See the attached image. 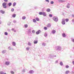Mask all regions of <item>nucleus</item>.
I'll return each instance as SVG.
<instances>
[{"instance_id": "obj_1", "label": "nucleus", "mask_w": 74, "mask_h": 74, "mask_svg": "<svg viewBox=\"0 0 74 74\" xmlns=\"http://www.w3.org/2000/svg\"><path fill=\"white\" fill-rule=\"evenodd\" d=\"M27 32L29 36H31V34H32V29H27Z\"/></svg>"}, {"instance_id": "obj_2", "label": "nucleus", "mask_w": 74, "mask_h": 74, "mask_svg": "<svg viewBox=\"0 0 74 74\" xmlns=\"http://www.w3.org/2000/svg\"><path fill=\"white\" fill-rule=\"evenodd\" d=\"M39 14L40 15H43L44 16H47V14L44 12H40L39 13Z\"/></svg>"}, {"instance_id": "obj_3", "label": "nucleus", "mask_w": 74, "mask_h": 74, "mask_svg": "<svg viewBox=\"0 0 74 74\" xmlns=\"http://www.w3.org/2000/svg\"><path fill=\"white\" fill-rule=\"evenodd\" d=\"M62 47H61L60 46H57L56 47V51H61V50L62 49Z\"/></svg>"}, {"instance_id": "obj_4", "label": "nucleus", "mask_w": 74, "mask_h": 74, "mask_svg": "<svg viewBox=\"0 0 74 74\" xmlns=\"http://www.w3.org/2000/svg\"><path fill=\"white\" fill-rule=\"evenodd\" d=\"M53 19L54 21L56 22H58V17L54 16L53 17Z\"/></svg>"}, {"instance_id": "obj_5", "label": "nucleus", "mask_w": 74, "mask_h": 74, "mask_svg": "<svg viewBox=\"0 0 74 74\" xmlns=\"http://www.w3.org/2000/svg\"><path fill=\"white\" fill-rule=\"evenodd\" d=\"M6 5H7V3L6 2H4L2 3V6L4 8H7V6H6Z\"/></svg>"}, {"instance_id": "obj_6", "label": "nucleus", "mask_w": 74, "mask_h": 74, "mask_svg": "<svg viewBox=\"0 0 74 74\" xmlns=\"http://www.w3.org/2000/svg\"><path fill=\"white\" fill-rule=\"evenodd\" d=\"M62 24L63 25H64L65 24H66V22H65V19L64 18H63L62 19V21L61 22Z\"/></svg>"}, {"instance_id": "obj_7", "label": "nucleus", "mask_w": 74, "mask_h": 74, "mask_svg": "<svg viewBox=\"0 0 74 74\" xmlns=\"http://www.w3.org/2000/svg\"><path fill=\"white\" fill-rule=\"evenodd\" d=\"M10 61H6L5 62V64L6 66L10 65Z\"/></svg>"}, {"instance_id": "obj_8", "label": "nucleus", "mask_w": 74, "mask_h": 74, "mask_svg": "<svg viewBox=\"0 0 74 74\" xmlns=\"http://www.w3.org/2000/svg\"><path fill=\"white\" fill-rule=\"evenodd\" d=\"M58 1L59 2H60V3H64L66 1L65 0H58Z\"/></svg>"}, {"instance_id": "obj_9", "label": "nucleus", "mask_w": 74, "mask_h": 74, "mask_svg": "<svg viewBox=\"0 0 74 74\" xmlns=\"http://www.w3.org/2000/svg\"><path fill=\"white\" fill-rule=\"evenodd\" d=\"M70 4L69 3H68L66 5V7L67 8H70Z\"/></svg>"}, {"instance_id": "obj_10", "label": "nucleus", "mask_w": 74, "mask_h": 74, "mask_svg": "<svg viewBox=\"0 0 74 74\" xmlns=\"http://www.w3.org/2000/svg\"><path fill=\"white\" fill-rule=\"evenodd\" d=\"M41 32V30H38V31L36 32V34L37 35H38V34H40V32Z\"/></svg>"}, {"instance_id": "obj_11", "label": "nucleus", "mask_w": 74, "mask_h": 74, "mask_svg": "<svg viewBox=\"0 0 74 74\" xmlns=\"http://www.w3.org/2000/svg\"><path fill=\"white\" fill-rule=\"evenodd\" d=\"M33 42L34 44H37L38 43V40H34Z\"/></svg>"}, {"instance_id": "obj_12", "label": "nucleus", "mask_w": 74, "mask_h": 74, "mask_svg": "<svg viewBox=\"0 0 74 74\" xmlns=\"http://www.w3.org/2000/svg\"><path fill=\"white\" fill-rule=\"evenodd\" d=\"M12 45L13 46L15 47L16 45V43L15 42H12Z\"/></svg>"}, {"instance_id": "obj_13", "label": "nucleus", "mask_w": 74, "mask_h": 74, "mask_svg": "<svg viewBox=\"0 0 74 74\" xmlns=\"http://www.w3.org/2000/svg\"><path fill=\"white\" fill-rule=\"evenodd\" d=\"M0 12L2 14H4V13H5V11L3 10H1L0 11Z\"/></svg>"}, {"instance_id": "obj_14", "label": "nucleus", "mask_w": 74, "mask_h": 74, "mask_svg": "<svg viewBox=\"0 0 74 74\" xmlns=\"http://www.w3.org/2000/svg\"><path fill=\"white\" fill-rule=\"evenodd\" d=\"M62 36L63 37H66V35L64 33L62 34Z\"/></svg>"}, {"instance_id": "obj_15", "label": "nucleus", "mask_w": 74, "mask_h": 74, "mask_svg": "<svg viewBox=\"0 0 74 74\" xmlns=\"http://www.w3.org/2000/svg\"><path fill=\"white\" fill-rule=\"evenodd\" d=\"M29 73L30 74H33L34 73V71H33V70H32L30 71L29 72Z\"/></svg>"}, {"instance_id": "obj_16", "label": "nucleus", "mask_w": 74, "mask_h": 74, "mask_svg": "<svg viewBox=\"0 0 74 74\" xmlns=\"http://www.w3.org/2000/svg\"><path fill=\"white\" fill-rule=\"evenodd\" d=\"M51 24L49 23L47 25V27H50L51 26Z\"/></svg>"}, {"instance_id": "obj_17", "label": "nucleus", "mask_w": 74, "mask_h": 74, "mask_svg": "<svg viewBox=\"0 0 74 74\" xmlns=\"http://www.w3.org/2000/svg\"><path fill=\"white\" fill-rule=\"evenodd\" d=\"M6 52H7V51L5 50H4L2 51V53H5Z\"/></svg>"}, {"instance_id": "obj_18", "label": "nucleus", "mask_w": 74, "mask_h": 74, "mask_svg": "<svg viewBox=\"0 0 74 74\" xmlns=\"http://www.w3.org/2000/svg\"><path fill=\"white\" fill-rule=\"evenodd\" d=\"M12 17L13 18H15L16 17V14H13L12 15Z\"/></svg>"}, {"instance_id": "obj_19", "label": "nucleus", "mask_w": 74, "mask_h": 74, "mask_svg": "<svg viewBox=\"0 0 74 74\" xmlns=\"http://www.w3.org/2000/svg\"><path fill=\"white\" fill-rule=\"evenodd\" d=\"M25 72V69H23L22 70V71L21 73L22 74H23V73H24Z\"/></svg>"}, {"instance_id": "obj_20", "label": "nucleus", "mask_w": 74, "mask_h": 74, "mask_svg": "<svg viewBox=\"0 0 74 74\" xmlns=\"http://www.w3.org/2000/svg\"><path fill=\"white\" fill-rule=\"evenodd\" d=\"M12 5V3H11L10 2L8 3V5L9 7H11Z\"/></svg>"}, {"instance_id": "obj_21", "label": "nucleus", "mask_w": 74, "mask_h": 74, "mask_svg": "<svg viewBox=\"0 0 74 74\" xmlns=\"http://www.w3.org/2000/svg\"><path fill=\"white\" fill-rule=\"evenodd\" d=\"M51 32L53 34H55L56 33V31L55 30H53Z\"/></svg>"}, {"instance_id": "obj_22", "label": "nucleus", "mask_w": 74, "mask_h": 74, "mask_svg": "<svg viewBox=\"0 0 74 74\" xmlns=\"http://www.w3.org/2000/svg\"><path fill=\"white\" fill-rule=\"evenodd\" d=\"M69 73H70V71H66L65 72V74H68Z\"/></svg>"}, {"instance_id": "obj_23", "label": "nucleus", "mask_w": 74, "mask_h": 74, "mask_svg": "<svg viewBox=\"0 0 74 74\" xmlns=\"http://www.w3.org/2000/svg\"><path fill=\"white\" fill-rule=\"evenodd\" d=\"M11 22L10 21H9L7 24L8 25V26H10V25H11Z\"/></svg>"}, {"instance_id": "obj_24", "label": "nucleus", "mask_w": 74, "mask_h": 74, "mask_svg": "<svg viewBox=\"0 0 74 74\" xmlns=\"http://www.w3.org/2000/svg\"><path fill=\"white\" fill-rule=\"evenodd\" d=\"M49 56L50 58H53V56H52V54H49Z\"/></svg>"}, {"instance_id": "obj_25", "label": "nucleus", "mask_w": 74, "mask_h": 74, "mask_svg": "<svg viewBox=\"0 0 74 74\" xmlns=\"http://www.w3.org/2000/svg\"><path fill=\"white\" fill-rule=\"evenodd\" d=\"M60 66H62L63 65V62H62V61H61L60 63Z\"/></svg>"}, {"instance_id": "obj_26", "label": "nucleus", "mask_w": 74, "mask_h": 74, "mask_svg": "<svg viewBox=\"0 0 74 74\" xmlns=\"http://www.w3.org/2000/svg\"><path fill=\"white\" fill-rule=\"evenodd\" d=\"M46 11H47V12H50V11H51V9L49 8H48L47 9Z\"/></svg>"}, {"instance_id": "obj_27", "label": "nucleus", "mask_w": 74, "mask_h": 74, "mask_svg": "<svg viewBox=\"0 0 74 74\" xmlns=\"http://www.w3.org/2000/svg\"><path fill=\"white\" fill-rule=\"evenodd\" d=\"M32 43H31L30 42H28V45L29 46H32Z\"/></svg>"}, {"instance_id": "obj_28", "label": "nucleus", "mask_w": 74, "mask_h": 74, "mask_svg": "<svg viewBox=\"0 0 74 74\" xmlns=\"http://www.w3.org/2000/svg\"><path fill=\"white\" fill-rule=\"evenodd\" d=\"M35 19L37 21H40V19H39V18L38 17H36Z\"/></svg>"}, {"instance_id": "obj_29", "label": "nucleus", "mask_w": 74, "mask_h": 74, "mask_svg": "<svg viewBox=\"0 0 74 74\" xmlns=\"http://www.w3.org/2000/svg\"><path fill=\"white\" fill-rule=\"evenodd\" d=\"M16 2L14 3L13 4V7H15V6L16 5Z\"/></svg>"}, {"instance_id": "obj_30", "label": "nucleus", "mask_w": 74, "mask_h": 74, "mask_svg": "<svg viewBox=\"0 0 74 74\" xmlns=\"http://www.w3.org/2000/svg\"><path fill=\"white\" fill-rule=\"evenodd\" d=\"M33 21L34 23H36V20L35 19H33Z\"/></svg>"}, {"instance_id": "obj_31", "label": "nucleus", "mask_w": 74, "mask_h": 74, "mask_svg": "<svg viewBox=\"0 0 74 74\" xmlns=\"http://www.w3.org/2000/svg\"><path fill=\"white\" fill-rule=\"evenodd\" d=\"M24 27L25 28H27V27H28V25H27V24H25L24 25Z\"/></svg>"}, {"instance_id": "obj_32", "label": "nucleus", "mask_w": 74, "mask_h": 74, "mask_svg": "<svg viewBox=\"0 0 74 74\" xmlns=\"http://www.w3.org/2000/svg\"><path fill=\"white\" fill-rule=\"evenodd\" d=\"M44 35L45 37H47V32L45 33Z\"/></svg>"}, {"instance_id": "obj_33", "label": "nucleus", "mask_w": 74, "mask_h": 74, "mask_svg": "<svg viewBox=\"0 0 74 74\" xmlns=\"http://www.w3.org/2000/svg\"><path fill=\"white\" fill-rule=\"evenodd\" d=\"M4 34L5 36H7L8 35V33L7 32H5L4 33Z\"/></svg>"}, {"instance_id": "obj_34", "label": "nucleus", "mask_w": 74, "mask_h": 74, "mask_svg": "<svg viewBox=\"0 0 74 74\" xmlns=\"http://www.w3.org/2000/svg\"><path fill=\"white\" fill-rule=\"evenodd\" d=\"M65 20L66 21V22H69V19L68 18H66Z\"/></svg>"}, {"instance_id": "obj_35", "label": "nucleus", "mask_w": 74, "mask_h": 74, "mask_svg": "<svg viewBox=\"0 0 74 74\" xmlns=\"http://www.w3.org/2000/svg\"><path fill=\"white\" fill-rule=\"evenodd\" d=\"M65 67L66 69H68L69 67V65H67L65 66Z\"/></svg>"}, {"instance_id": "obj_36", "label": "nucleus", "mask_w": 74, "mask_h": 74, "mask_svg": "<svg viewBox=\"0 0 74 74\" xmlns=\"http://www.w3.org/2000/svg\"><path fill=\"white\" fill-rule=\"evenodd\" d=\"M44 30H47V27H45L44 28Z\"/></svg>"}, {"instance_id": "obj_37", "label": "nucleus", "mask_w": 74, "mask_h": 74, "mask_svg": "<svg viewBox=\"0 0 74 74\" xmlns=\"http://www.w3.org/2000/svg\"><path fill=\"white\" fill-rule=\"evenodd\" d=\"M49 17H52V14H50L49 15Z\"/></svg>"}, {"instance_id": "obj_38", "label": "nucleus", "mask_w": 74, "mask_h": 74, "mask_svg": "<svg viewBox=\"0 0 74 74\" xmlns=\"http://www.w3.org/2000/svg\"><path fill=\"white\" fill-rule=\"evenodd\" d=\"M32 33H33V34H34V33H35V30H32Z\"/></svg>"}, {"instance_id": "obj_39", "label": "nucleus", "mask_w": 74, "mask_h": 74, "mask_svg": "<svg viewBox=\"0 0 74 74\" xmlns=\"http://www.w3.org/2000/svg\"><path fill=\"white\" fill-rule=\"evenodd\" d=\"M46 45V44L44 43H43L42 44V45L43 46H45Z\"/></svg>"}, {"instance_id": "obj_40", "label": "nucleus", "mask_w": 74, "mask_h": 74, "mask_svg": "<svg viewBox=\"0 0 74 74\" xmlns=\"http://www.w3.org/2000/svg\"><path fill=\"white\" fill-rule=\"evenodd\" d=\"M22 19H26L25 16H23L22 18Z\"/></svg>"}, {"instance_id": "obj_41", "label": "nucleus", "mask_w": 74, "mask_h": 74, "mask_svg": "<svg viewBox=\"0 0 74 74\" xmlns=\"http://www.w3.org/2000/svg\"><path fill=\"white\" fill-rule=\"evenodd\" d=\"M8 49L9 50H12V49L10 47H8Z\"/></svg>"}, {"instance_id": "obj_42", "label": "nucleus", "mask_w": 74, "mask_h": 74, "mask_svg": "<svg viewBox=\"0 0 74 74\" xmlns=\"http://www.w3.org/2000/svg\"><path fill=\"white\" fill-rule=\"evenodd\" d=\"M54 3V2L53 1H52L51 2V4H53Z\"/></svg>"}, {"instance_id": "obj_43", "label": "nucleus", "mask_w": 74, "mask_h": 74, "mask_svg": "<svg viewBox=\"0 0 74 74\" xmlns=\"http://www.w3.org/2000/svg\"><path fill=\"white\" fill-rule=\"evenodd\" d=\"M10 73H11V74H14V71H10Z\"/></svg>"}, {"instance_id": "obj_44", "label": "nucleus", "mask_w": 74, "mask_h": 74, "mask_svg": "<svg viewBox=\"0 0 74 74\" xmlns=\"http://www.w3.org/2000/svg\"><path fill=\"white\" fill-rule=\"evenodd\" d=\"M4 73V72L3 71H0V74H3Z\"/></svg>"}, {"instance_id": "obj_45", "label": "nucleus", "mask_w": 74, "mask_h": 74, "mask_svg": "<svg viewBox=\"0 0 74 74\" xmlns=\"http://www.w3.org/2000/svg\"><path fill=\"white\" fill-rule=\"evenodd\" d=\"M11 11L12 12H14V9L13 8L11 10Z\"/></svg>"}, {"instance_id": "obj_46", "label": "nucleus", "mask_w": 74, "mask_h": 74, "mask_svg": "<svg viewBox=\"0 0 74 74\" xmlns=\"http://www.w3.org/2000/svg\"><path fill=\"white\" fill-rule=\"evenodd\" d=\"M71 40L72 41V42H73L74 43V38H72L71 39Z\"/></svg>"}, {"instance_id": "obj_47", "label": "nucleus", "mask_w": 74, "mask_h": 74, "mask_svg": "<svg viewBox=\"0 0 74 74\" xmlns=\"http://www.w3.org/2000/svg\"><path fill=\"white\" fill-rule=\"evenodd\" d=\"M29 47H27L26 48V50H27V51H29Z\"/></svg>"}, {"instance_id": "obj_48", "label": "nucleus", "mask_w": 74, "mask_h": 74, "mask_svg": "<svg viewBox=\"0 0 74 74\" xmlns=\"http://www.w3.org/2000/svg\"><path fill=\"white\" fill-rule=\"evenodd\" d=\"M58 63V60L56 61L55 63L56 64Z\"/></svg>"}, {"instance_id": "obj_49", "label": "nucleus", "mask_w": 74, "mask_h": 74, "mask_svg": "<svg viewBox=\"0 0 74 74\" xmlns=\"http://www.w3.org/2000/svg\"><path fill=\"white\" fill-rule=\"evenodd\" d=\"M45 1L46 2H48V3H49V0H45Z\"/></svg>"}, {"instance_id": "obj_50", "label": "nucleus", "mask_w": 74, "mask_h": 74, "mask_svg": "<svg viewBox=\"0 0 74 74\" xmlns=\"http://www.w3.org/2000/svg\"><path fill=\"white\" fill-rule=\"evenodd\" d=\"M13 23H16V21H15V20H14L13 21Z\"/></svg>"}, {"instance_id": "obj_51", "label": "nucleus", "mask_w": 74, "mask_h": 74, "mask_svg": "<svg viewBox=\"0 0 74 74\" xmlns=\"http://www.w3.org/2000/svg\"><path fill=\"white\" fill-rule=\"evenodd\" d=\"M5 2H8V0H4Z\"/></svg>"}, {"instance_id": "obj_52", "label": "nucleus", "mask_w": 74, "mask_h": 74, "mask_svg": "<svg viewBox=\"0 0 74 74\" xmlns=\"http://www.w3.org/2000/svg\"><path fill=\"white\" fill-rule=\"evenodd\" d=\"M72 22H73V23H74V19H73L72 20Z\"/></svg>"}, {"instance_id": "obj_53", "label": "nucleus", "mask_w": 74, "mask_h": 74, "mask_svg": "<svg viewBox=\"0 0 74 74\" xmlns=\"http://www.w3.org/2000/svg\"><path fill=\"white\" fill-rule=\"evenodd\" d=\"M72 17L73 18H74V14H72Z\"/></svg>"}, {"instance_id": "obj_54", "label": "nucleus", "mask_w": 74, "mask_h": 74, "mask_svg": "<svg viewBox=\"0 0 74 74\" xmlns=\"http://www.w3.org/2000/svg\"><path fill=\"white\" fill-rule=\"evenodd\" d=\"M37 7H34V9H37Z\"/></svg>"}, {"instance_id": "obj_55", "label": "nucleus", "mask_w": 74, "mask_h": 74, "mask_svg": "<svg viewBox=\"0 0 74 74\" xmlns=\"http://www.w3.org/2000/svg\"><path fill=\"white\" fill-rule=\"evenodd\" d=\"M12 31H14V28H13L12 29Z\"/></svg>"}, {"instance_id": "obj_56", "label": "nucleus", "mask_w": 74, "mask_h": 74, "mask_svg": "<svg viewBox=\"0 0 74 74\" xmlns=\"http://www.w3.org/2000/svg\"><path fill=\"white\" fill-rule=\"evenodd\" d=\"M72 63L74 65V61H72Z\"/></svg>"}, {"instance_id": "obj_57", "label": "nucleus", "mask_w": 74, "mask_h": 74, "mask_svg": "<svg viewBox=\"0 0 74 74\" xmlns=\"http://www.w3.org/2000/svg\"><path fill=\"white\" fill-rule=\"evenodd\" d=\"M42 11H44V9H42Z\"/></svg>"}, {"instance_id": "obj_58", "label": "nucleus", "mask_w": 74, "mask_h": 74, "mask_svg": "<svg viewBox=\"0 0 74 74\" xmlns=\"http://www.w3.org/2000/svg\"><path fill=\"white\" fill-rule=\"evenodd\" d=\"M1 24V20H0V24Z\"/></svg>"}, {"instance_id": "obj_59", "label": "nucleus", "mask_w": 74, "mask_h": 74, "mask_svg": "<svg viewBox=\"0 0 74 74\" xmlns=\"http://www.w3.org/2000/svg\"><path fill=\"white\" fill-rule=\"evenodd\" d=\"M8 32H10V29H8Z\"/></svg>"}, {"instance_id": "obj_60", "label": "nucleus", "mask_w": 74, "mask_h": 74, "mask_svg": "<svg viewBox=\"0 0 74 74\" xmlns=\"http://www.w3.org/2000/svg\"><path fill=\"white\" fill-rule=\"evenodd\" d=\"M72 73H74V71H72Z\"/></svg>"}, {"instance_id": "obj_61", "label": "nucleus", "mask_w": 74, "mask_h": 74, "mask_svg": "<svg viewBox=\"0 0 74 74\" xmlns=\"http://www.w3.org/2000/svg\"><path fill=\"white\" fill-rule=\"evenodd\" d=\"M3 74H7V73H4Z\"/></svg>"}, {"instance_id": "obj_62", "label": "nucleus", "mask_w": 74, "mask_h": 74, "mask_svg": "<svg viewBox=\"0 0 74 74\" xmlns=\"http://www.w3.org/2000/svg\"><path fill=\"white\" fill-rule=\"evenodd\" d=\"M14 32H16V31H14Z\"/></svg>"}, {"instance_id": "obj_63", "label": "nucleus", "mask_w": 74, "mask_h": 74, "mask_svg": "<svg viewBox=\"0 0 74 74\" xmlns=\"http://www.w3.org/2000/svg\"><path fill=\"white\" fill-rule=\"evenodd\" d=\"M55 57H56V56H54Z\"/></svg>"}, {"instance_id": "obj_64", "label": "nucleus", "mask_w": 74, "mask_h": 74, "mask_svg": "<svg viewBox=\"0 0 74 74\" xmlns=\"http://www.w3.org/2000/svg\"><path fill=\"white\" fill-rule=\"evenodd\" d=\"M1 19V17H0V19Z\"/></svg>"}]
</instances>
